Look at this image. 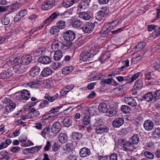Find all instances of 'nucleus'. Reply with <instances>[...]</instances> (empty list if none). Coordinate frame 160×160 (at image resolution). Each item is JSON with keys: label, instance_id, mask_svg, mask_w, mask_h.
Returning <instances> with one entry per match:
<instances>
[{"label": "nucleus", "instance_id": "1", "mask_svg": "<svg viewBox=\"0 0 160 160\" xmlns=\"http://www.w3.org/2000/svg\"><path fill=\"white\" fill-rule=\"evenodd\" d=\"M90 50L88 46H87L84 48V50L82 52L80 55V60L84 62H87L90 60V58L92 57V55H91L89 53Z\"/></svg>", "mask_w": 160, "mask_h": 160}, {"label": "nucleus", "instance_id": "2", "mask_svg": "<svg viewBox=\"0 0 160 160\" xmlns=\"http://www.w3.org/2000/svg\"><path fill=\"white\" fill-rule=\"evenodd\" d=\"M63 38L68 42L72 41L75 38V33L72 31H68L64 33Z\"/></svg>", "mask_w": 160, "mask_h": 160}, {"label": "nucleus", "instance_id": "3", "mask_svg": "<svg viewBox=\"0 0 160 160\" xmlns=\"http://www.w3.org/2000/svg\"><path fill=\"white\" fill-rule=\"evenodd\" d=\"M94 24L91 22H87L82 28V30L85 33H90L93 30Z\"/></svg>", "mask_w": 160, "mask_h": 160}, {"label": "nucleus", "instance_id": "4", "mask_svg": "<svg viewBox=\"0 0 160 160\" xmlns=\"http://www.w3.org/2000/svg\"><path fill=\"white\" fill-rule=\"evenodd\" d=\"M109 129L106 126L100 125L97 127L95 128V132L98 134L106 133L108 132Z\"/></svg>", "mask_w": 160, "mask_h": 160}, {"label": "nucleus", "instance_id": "5", "mask_svg": "<svg viewBox=\"0 0 160 160\" xmlns=\"http://www.w3.org/2000/svg\"><path fill=\"white\" fill-rule=\"evenodd\" d=\"M32 60V57L28 55L21 58L20 60V63L23 65H26L30 63Z\"/></svg>", "mask_w": 160, "mask_h": 160}, {"label": "nucleus", "instance_id": "6", "mask_svg": "<svg viewBox=\"0 0 160 160\" xmlns=\"http://www.w3.org/2000/svg\"><path fill=\"white\" fill-rule=\"evenodd\" d=\"M124 101L126 103L131 107H135L137 104L136 100L132 97H125L124 98Z\"/></svg>", "mask_w": 160, "mask_h": 160}, {"label": "nucleus", "instance_id": "7", "mask_svg": "<svg viewBox=\"0 0 160 160\" xmlns=\"http://www.w3.org/2000/svg\"><path fill=\"white\" fill-rule=\"evenodd\" d=\"M61 124L58 122H55L51 128L52 132L55 134L58 133L61 130Z\"/></svg>", "mask_w": 160, "mask_h": 160}, {"label": "nucleus", "instance_id": "8", "mask_svg": "<svg viewBox=\"0 0 160 160\" xmlns=\"http://www.w3.org/2000/svg\"><path fill=\"white\" fill-rule=\"evenodd\" d=\"M39 64L32 67L30 70V75L31 77H34L38 75L40 72Z\"/></svg>", "mask_w": 160, "mask_h": 160}, {"label": "nucleus", "instance_id": "9", "mask_svg": "<svg viewBox=\"0 0 160 160\" xmlns=\"http://www.w3.org/2000/svg\"><path fill=\"white\" fill-rule=\"evenodd\" d=\"M16 106V104L14 102H11L8 104L4 109V113L8 114L13 111Z\"/></svg>", "mask_w": 160, "mask_h": 160}, {"label": "nucleus", "instance_id": "10", "mask_svg": "<svg viewBox=\"0 0 160 160\" xmlns=\"http://www.w3.org/2000/svg\"><path fill=\"white\" fill-rule=\"evenodd\" d=\"M12 74V71L10 70H4L0 73V78L5 79L11 77Z\"/></svg>", "mask_w": 160, "mask_h": 160}, {"label": "nucleus", "instance_id": "11", "mask_svg": "<svg viewBox=\"0 0 160 160\" xmlns=\"http://www.w3.org/2000/svg\"><path fill=\"white\" fill-rule=\"evenodd\" d=\"M143 126L146 130L149 131L153 129L154 124L151 121L147 120L144 122Z\"/></svg>", "mask_w": 160, "mask_h": 160}, {"label": "nucleus", "instance_id": "12", "mask_svg": "<svg viewBox=\"0 0 160 160\" xmlns=\"http://www.w3.org/2000/svg\"><path fill=\"white\" fill-rule=\"evenodd\" d=\"M124 120L122 118H115L112 122L113 126L115 128H119L124 123Z\"/></svg>", "mask_w": 160, "mask_h": 160}, {"label": "nucleus", "instance_id": "13", "mask_svg": "<svg viewBox=\"0 0 160 160\" xmlns=\"http://www.w3.org/2000/svg\"><path fill=\"white\" fill-rule=\"evenodd\" d=\"M20 56L17 55L16 54H14L9 58V60L11 64H14L18 62H20Z\"/></svg>", "mask_w": 160, "mask_h": 160}, {"label": "nucleus", "instance_id": "14", "mask_svg": "<svg viewBox=\"0 0 160 160\" xmlns=\"http://www.w3.org/2000/svg\"><path fill=\"white\" fill-rule=\"evenodd\" d=\"M38 61L42 63L48 64L51 62V59L49 57L43 56L39 58Z\"/></svg>", "mask_w": 160, "mask_h": 160}, {"label": "nucleus", "instance_id": "15", "mask_svg": "<svg viewBox=\"0 0 160 160\" xmlns=\"http://www.w3.org/2000/svg\"><path fill=\"white\" fill-rule=\"evenodd\" d=\"M108 12V9L107 7H102L101 8V10L97 13V15L99 16L103 17L106 16Z\"/></svg>", "mask_w": 160, "mask_h": 160}, {"label": "nucleus", "instance_id": "16", "mask_svg": "<svg viewBox=\"0 0 160 160\" xmlns=\"http://www.w3.org/2000/svg\"><path fill=\"white\" fill-rule=\"evenodd\" d=\"M90 0H82L78 5V8L80 9H85L89 5Z\"/></svg>", "mask_w": 160, "mask_h": 160}, {"label": "nucleus", "instance_id": "17", "mask_svg": "<svg viewBox=\"0 0 160 160\" xmlns=\"http://www.w3.org/2000/svg\"><path fill=\"white\" fill-rule=\"evenodd\" d=\"M21 96L24 100H27L30 98V93L27 90H23L22 91Z\"/></svg>", "mask_w": 160, "mask_h": 160}, {"label": "nucleus", "instance_id": "18", "mask_svg": "<svg viewBox=\"0 0 160 160\" xmlns=\"http://www.w3.org/2000/svg\"><path fill=\"white\" fill-rule=\"evenodd\" d=\"M39 112L37 110L33 108L31 110V111L28 113V115H31V118H36L39 116Z\"/></svg>", "mask_w": 160, "mask_h": 160}, {"label": "nucleus", "instance_id": "19", "mask_svg": "<svg viewBox=\"0 0 160 160\" xmlns=\"http://www.w3.org/2000/svg\"><path fill=\"white\" fill-rule=\"evenodd\" d=\"M63 56L62 52L61 50L56 51L54 52L53 58L55 61L60 60Z\"/></svg>", "mask_w": 160, "mask_h": 160}, {"label": "nucleus", "instance_id": "20", "mask_svg": "<svg viewBox=\"0 0 160 160\" xmlns=\"http://www.w3.org/2000/svg\"><path fill=\"white\" fill-rule=\"evenodd\" d=\"M76 0H63L62 3V6L68 8L72 6L75 2Z\"/></svg>", "mask_w": 160, "mask_h": 160}, {"label": "nucleus", "instance_id": "21", "mask_svg": "<svg viewBox=\"0 0 160 160\" xmlns=\"http://www.w3.org/2000/svg\"><path fill=\"white\" fill-rule=\"evenodd\" d=\"M98 109L100 112H106L108 111L107 104L104 103H101L98 106Z\"/></svg>", "mask_w": 160, "mask_h": 160}, {"label": "nucleus", "instance_id": "22", "mask_svg": "<svg viewBox=\"0 0 160 160\" xmlns=\"http://www.w3.org/2000/svg\"><path fill=\"white\" fill-rule=\"evenodd\" d=\"M153 93L152 92L147 93L142 97V98L147 102L151 101L153 98Z\"/></svg>", "mask_w": 160, "mask_h": 160}, {"label": "nucleus", "instance_id": "23", "mask_svg": "<svg viewBox=\"0 0 160 160\" xmlns=\"http://www.w3.org/2000/svg\"><path fill=\"white\" fill-rule=\"evenodd\" d=\"M110 54L109 52H106L102 53L100 58V61L103 62L108 59L110 56Z\"/></svg>", "mask_w": 160, "mask_h": 160}, {"label": "nucleus", "instance_id": "24", "mask_svg": "<svg viewBox=\"0 0 160 160\" xmlns=\"http://www.w3.org/2000/svg\"><path fill=\"white\" fill-rule=\"evenodd\" d=\"M79 17L80 18L85 20H89L91 18L90 15L88 13L82 12L80 13Z\"/></svg>", "mask_w": 160, "mask_h": 160}, {"label": "nucleus", "instance_id": "25", "mask_svg": "<svg viewBox=\"0 0 160 160\" xmlns=\"http://www.w3.org/2000/svg\"><path fill=\"white\" fill-rule=\"evenodd\" d=\"M82 24V22L80 20L74 19L72 21V25L74 28L80 27Z\"/></svg>", "mask_w": 160, "mask_h": 160}, {"label": "nucleus", "instance_id": "26", "mask_svg": "<svg viewBox=\"0 0 160 160\" xmlns=\"http://www.w3.org/2000/svg\"><path fill=\"white\" fill-rule=\"evenodd\" d=\"M123 147L126 150L127 149L132 150L135 148L133 144L129 141H127L124 143Z\"/></svg>", "mask_w": 160, "mask_h": 160}, {"label": "nucleus", "instance_id": "27", "mask_svg": "<svg viewBox=\"0 0 160 160\" xmlns=\"http://www.w3.org/2000/svg\"><path fill=\"white\" fill-rule=\"evenodd\" d=\"M73 67L72 66L66 67L62 69V72L63 74H68L70 73L73 69Z\"/></svg>", "mask_w": 160, "mask_h": 160}, {"label": "nucleus", "instance_id": "28", "mask_svg": "<svg viewBox=\"0 0 160 160\" xmlns=\"http://www.w3.org/2000/svg\"><path fill=\"white\" fill-rule=\"evenodd\" d=\"M52 73L51 69L48 68H47L43 70L41 73V75L42 77H46L51 74Z\"/></svg>", "mask_w": 160, "mask_h": 160}, {"label": "nucleus", "instance_id": "29", "mask_svg": "<svg viewBox=\"0 0 160 160\" xmlns=\"http://www.w3.org/2000/svg\"><path fill=\"white\" fill-rule=\"evenodd\" d=\"M142 82L141 80L137 81L133 87V88L136 90H138L141 89L142 87Z\"/></svg>", "mask_w": 160, "mask_h": 160}, {"label": "nucleus", "instance_id": "30", "mask_svg": "<svg viewBox=\"0 0 160 160\" xmlns=\"http://www.w3.org/2000/svg\"><path fill=\"white\" fill-rule=\"evenodd\" d=\"M59 32V29L56 26H53L50 30V32L52 35L57 36Z\"/></svg>", "mask_w": 160, "mask_h": 160}, {"label": "nucleus", "instance_id": "31", "mask_svg": "<svg viewBox=\"0 0 160 160\" xmlns=\"http://www.w3.org/2000/svg\"><path fill=\"white\" fill-rule=\"evenodd\" d=\"M68 137L67 135L63 133H60L58 136V140L62 143H64L67 141Z\"/></svg>", "mask_w": 160, "mask_h": 160}, {"label": "nucleus", "instance_id": "32", "mask_svg": "<svg viewBox=\"0 0 160 160\" xmlns=\"http://www.w3.org/2000/svg\"><path fill=\"white\" fill-rule=\"evenodd\" d=\"M153 96L154 101L160 100V90H158L154 92Z\"/></svg>", "mask_w": 160, "mask_h": 160}, {"label": "nucleus", "instance_id": "33", "mask_svg": "<svg viewBox=\"0 0 160 160\" xmlns=\"http://www.w3.org/2000/svg\"><path fill=\"white\" fill-rule=\"evenodd\" d=\"M83 123L85 125H89L91 123L90 117L88 115L84 116L83 120Z\"/></svg>", "mask_w": 160, "mask_h": 160}, {"label": "nucleus", "instance_id": "34", "mask_svg": "<svg viewBox=\"0 0 160 160\" xmlns=\"http://www.w3.org/2000/svg\"><path fill=\"white\" fill-rule=\"evenodd\" d=\"M62 45V44L60 42L55 41L52 44V48L53 49L54 48L58 49L60 48V47Z\"/></svg>", "mask_w": 160, "mask_h": 160}, {"label": "nucleus", "instance_id": "35", "mask_svg": "<svg viewBox=\"0 0 160 160\" xmlns=\"http://www.w3.org/2000/svg\"><path fill=\"white\" fill-rule=\"evenodd\" d=\"M121 110L125 113H129L131 111V108L129 106L123 105H122L121 108Z\"/></svg>", "mask_w": 160, "mask_h": 160}, {"label": "nucleus", "instance_id": "36", "mask_svg": "<svg viewBox=\"0 0 160 160\" xmlns=\"http://www.w3.org/2000/svg\"><path fill=\"white\" fill-rule=\"evenodd\" d=\"M154 137L158 138L160 137V128H157L155 129L152 132Z\"/></svg>", "mask_w": 160, "mask_h": 160}, {"label": "nucleus", "instance_id": "37", "mask_svg": "<svg viewBox=\"0 0 160 160\" xmlns=\"http://www.w3.org/2000/svg\"><path fill=\"white\" fill-rule=\"evenodd\" d=\"M63 124L65 127H68L71 124V121L68 118H66L63 120Z\"/></svg>", "mask_w": 160, "mask_h": 160}, {"label": "nucleus", "instance_id": "38", "mask_svg": "<svg viewBox=\"0 0 160 160\" xmlns=\"http://www.w3.org/2000/svg\"><path fill=\"white\" fill-rule=\"evenodd\" d=\"M117 113L116 109L113 108H110L108 112V116L109 117H112L115 115Z\"/></svg>", "mask_w": 160, "mask_h": 160}, {"label": "nucleus", "instance_id": "39", "mask_svg": "<svg viewBox=\"0 0 160 160\" xmlns=\"http://www.w3.org/2000/svg\"><path fill=\"white\" fill-rule=\"evenodd\" d=\"M0 154L3 157V158L6 159H8L11 156V154L8 152L6 151H2L0 152Z\"/></svg>", "mask_w": 160, "mask_h": 160}, {"label": "nucleus", "instance_id": "40", "mask_svg": "<svg viewBox=\"0 0 160 160\" xmlns=\"http://www.w3.org/2000/svg\"><path fill=\"white\" fill-rule=\"evenodd\" d=\"M90 154V151H79L80 156L83 158L88 156Z\"/></svg>", "mask_w": 160, "mask_h": 160}, {"label": "nucleus", "instance_id": "41", "mask_svg": "<svg viewBox=\"0 0 160 160\" xmlns=\"http://www.w3.org/2000/svg\"><path fill=\"white\" fill-rule=\"evenodd\" d=\"M132 143L133 144H137L139 142V137L137 134H134L132 138Z\"/></svg>", "mask_w": 160, "mask_h": 160}, {"label": "nucleus", "instance_id": "42", "mask_svg": "<svg viewBox=\"0 0 160 160\" xmlns=\"http://www.w3.org/2000/svg\"><path fill=\"white\" fill-rule=\"evenodd\" d=\"M151 64L155 69L160 71V65L157 62L154 61H152L151 62Z\"/></svg>", "mask_w": 160, "mask_h": 160}, {"label": "nucleus", "instance_id": "43", "mask_svg": "<svg viewBox=\"0 0 160 160\" xmlns=\"http://www.w3.org/2000/svg\"><path fill=\"white\" fill-rule=\"evenodd\" d=\"M24 68V67L23 66H19V65H17L14 67V70L16 73H21L23 72L22 69Z\"/></svg>", "mask_w": 160, "mask_h": 160}, {"label": "nucleus", "instance_id": "44", "mask_svg": "<svg viewBox=\"0 0 160 160\" xmlns=\"http://www.w3.org/2000/svg\"><path fill=\"white\" fill-rule=\"evenodd\" d=\"M58 28L63 29L65 26V22L64 21L62 20L59 21L57 23V26Z\"/></svg>", "mask_w": 160, "mask_h": 160}, {"label": "nucleus", "instance_id": "45", "mask_svg": "<svg viewBox=\"0 0 160 160\" xmlns=\"http://www.w3.org/2000/svg\"><path fill=\"white\" fill-rule=\"evenodd\" d=\"M51 8H52L51 6L49 5L47 2H44L42 5V8L43 10H47Z\"/></svg>", "mask_w": 160, "mask_h": 160}, {"label": "nucleus", "instance_id": "46", "mask_svg": "<svg viewBox=\"0 0 160 160\" xmlns=\"http://www.w3.org/2000/svg\"><path fill=\"white\" fill-rule=\"evenodd\" d=\"M146 46V43L144 42H140L136 45L135 47V48L137 49H138L139 50H141L145 46Z\"/></svg>", "mask_w": 160, "mask_h": 160}, {"label": "nucleus", "instance_id": "47", "mask_svg": "<svg viewBox=\"0 0 160 160\" xmlns=\"http://www.w3.org/2000/svg\"><path fill=\"white\" fill-rule=\"evenodd\" d=\"M50 130V129L49 127L44 128L43 130L41 132V134L43 137H45L46 134L49 133Z\"/></svg>", "mask_w": 160, "mask_h": 160}, {"label": "nucleus", "instance_id": "48", "mask_svg": "<svg viewBox=\"0 0 160 160\" xmlns=\"http://www.w3.org/2000/svg\"><path fill=\"white\" fill-rule=\"evenodd\" d=\"M102 122V120L99 118H98L97 119H95L93 125V126L97 127L100 125H102L101 124Z\"/></svg>", "mask_w": 160, "mask_h": 160}, {"label": "nucleus", "instance_id": "49", "mask_svg": "<svg viewBox=\"0 0 160 160\" xmlns=\"http://www.w3.org/2000/svg\"><path fill=\"white\" fill-rule=\"evenodd\" d=\"M81 137V134L78 132H75L72 135L73 140H76L79 139Z\"/></svg>", "mask_w": 160, "mask_h": 160}, {"label": "nucleus", "instance_id": "50", "mask_svg": "<svg viewBox=\"0 0 160 160\" xmlns=\"http://www.w3.org/2000/svg\"><path fill=\"white\" fill-rule=\"evenodd\" d=\"M109 32L108 28L107 30L102 29L101 31V35L102 37H107L108 36V33Z\"/></svg>", "mask_w": 160, "mask_h": 160}, {"label": "nucleus", "instance_id": "51", "mask_svg": "<svg viewBox=\"0 0 160 160\" xmlns=\"http://www.w3.org/2000/svg\"><path fill=\"white\" fill-rule=\"evenodd\" d=\"M28 11L26 9H23L20 11L18 14L21 18L24 17L27 13Z\"/></svg>", "mask_w": 160, "mask_h": 160}, {"label": "nucleus", "instance_id": "52", "mask_svg": "<svg viewBox=\"0 0 160 160\" xmlns=\"http://www.w3.org/2000/svg\"><path fill=\"white\" fill-rule=\"evenodd\" d=\"M145 157L149 159H152L154 157L153 155L151 153L148 151H146L144 152Z\"/></svg>", "mask_w": 160, "mask_h": 160}, {"label": "nucleus", "instance_id": "53", "mask_svg": "<svg viewBox=\"0 0 160 160\" xmlns=\"http://www.w3.org/2000/svg\"><path fill=\"white\" fill-rule=\"evenodd\" d=\"M65 147L67 150H72L74 149L73 144L72 142L67 143L66 144Z\"/></svg>", "mask_w": 160, "mask_h": 160}, {"label": "nucleus", "instance_id": "54", "mask_svg": "<svg viewBox=\"0 0 160 160\" xmlns=\"http://www.w3.org/2000/svg\"><path fill=\"white\" fill-rule=\"evenodd\" d=\"M49 104V102L46 100H44L40 104L39 106L42 108L47 107Z\"/></svg>", "mask_w": 160, "mask_h": 160}, {"label": "nucleus", "instance_id": "55", "mask_svg": "<svg viewBox=\"0 0 160 160\" xmlns=\"http://www.w3.org/2000/svg\"><path fill=\"white\" fill-rule=\"evenodd\" d=\"M122 63L123 65V66L121 67L120 69L122 71L124 68H126V67H128L129 66V61L128 60L125 61H122Z\"/></svg>", "mask_w": 160, "mask_h": 160}, {"label": "nucleus", "instance_id": "56", "mask_svg": "<svg viewBox=\"0 0 160 160\" xmlns=\"http://www.w3.org/2000/svg\"><path fill=\"white\" fill-rule=\"evenodd\" d=\"M122 91V88L119 87H117L113 90V92L116 95H118L121 93Z\"/></svg>", "mask_w": 160, "mask_h": 160}, {"label": "nucleus", "instance_id": "57", "mask_svg": "<svg viewBox=\"0 0 160 160\" xmlns=\"http://www.w3.org/2000/svg\"><path fill=\"white\" fill-rule=\"evenodd\" d=\"M2 22L3 24L7 25L9 24L10 20L8 18L5 17L2 19Z\"/></svg>", "mask_w": 160, "mask_h": 160}, {"label": "nucleus", "instance_id": "58", "mask_svg": "<svg viewBox=\"0 0 160 160\" xmlns=\"http://www.w3.org/2000/svg\"><path fill=\"white\" fill-rule=\"evenodd\" d=\"M105 82L107 84H109L112 83L113 82H114V84L115 86H117L118 85V84L117 83V82H115L114 80L113 79H105Z\"/></svg>", "mask_w": 160, "mask_h": 160}, {"label": "nucleus", "instance_id": "59", "mask_svg": "<svg viewBox=\"0 0 160 160\" xmlns=\"http://www.w3.org/2000/svg\"><path fill=\"white\" fill-rule=\"evenodd\" d=\"M44 98L47 100L51 102H53L55 101L54 98L50 96L48 94H46Z\"/></svg>", "mask_w": 160, "mask_h": 160}, {"label": "nucleus", "instance_id": "60", "mask_svg": "<svg viewBox=\"0 0 160 160\" xmlns=\"http://www.w3.org/2000/svg\"><path fill=\"white\" fill-rule=\"evenodd\" d=\"M139 75V73L137 72L134 74L132 77L130 78L129 82H132L134 81Z\"/></svg>", "mask_w": 160, "mask_h": 160}, {"label": "nucleus", "instance_id": "61", "mask_svg": "<svg viewBox=\"0 0 160 160\" xmlns=\"http://www.w3.org/2000/svg\"><path fill=\"white\" fill-rule=\"evenodd\" d=\"M59 14L58 12H56L52 13L49 17L51 19V20H52L56 18L57 16H59Z\"/></svg>", "mask_w": 160, "mask_h": 160}, {"label": "nucleus", "instance_id": "62", "mask_svg": "<svg viewBox=\"0 0 160 160\" xmlns=\"http://www.w3.org/2000/svg\"><path fill=\"white\" fill-rule=\"evenodd\" d=\"M52 146L51 142L48 141L47 142L46 146L44 148V150H49L50 149Z\"/></svg>", "mask_w": 160, "mask_h": 160}, {"label": "nucleus", "instance_id": "63", "mask_svg": "<svg viewBox=\"0 0 160 160\" xmlns=\"http://www.w3.org/2000/svg\"><path fill=\"white\" fill-rule=\"evenodd\" d=\"M154 102V106L155 108L160 110V100Z\"/></svg>", "mask_w": 160, "mask_h": 160}, {"label": "nucleus", "instance_id": "64", "mask_svg": "<svg viewBox=\"0 0 160 160\" xmlns=\"http://www.w3.org/2000/svg\"><path fill=\"white\" fill-rule=\"evenodd\" d=\"M2 102L3 103L7 104L8 103H11V100L8 97H3L2 98Z\"/></svg>", "mask_w": 160, "mask_h": 160}]
</instances>
